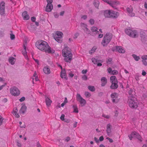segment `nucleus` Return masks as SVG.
<instances>
[{
	"label": "nucleus",
	"mask_w": 147,
	"mask_h": 147,
	"mask_svg": "<svg viewBox=\"0 0 147 147\" xmlns=\"http://www.w3.org/2000/svg\"><path fill=\"white\" fill-rule=\"evenodd\" d=\"M36 46L40 50L45 52L49 53H53L55 50L51 48L47 43L45 41L42 40L37 41L36 43Z\"/></svg>",
	"instance_id": "f257e3e1"
},
{
	"label": "nucleus",
	"mask_w": 147,
	"mask_h": 147,
	"mask_svg": "<svg viewBox=\"0 0 147 147\" xmlns=\"http://www.w3.org/2000/svg\"><path fill=\"white\" fill-rule=\"evenodd\" d=\"M62 53L63 56L64 57V60L65 61L70 62L72 57L70 49L67 47H65L62 50Z\"/></svg>",
	"instance_id": "f03ea898"
},
{
	"label": "nucleus",
	"mask_w": 147,
	"mask_h": 147,
	"mask_svg": "<svg viewBox=\"0 0 147 147\" xmlns=\"http://www.w3.org/2000/svg\"><path fill=\"white\" fill-rule=\"evenodd\" d=\"M127 103L131 108L136 109L138 107V105L136 99L133 96L128 97Z\"/></svg>",
	"instance_id": "7ed1b4c3"
},
{
	"label": "nucleus",
	"mask_w": 147,
	"mask_h": 147,
	"mask_svg": "<svg viewBox=\"0 0 147 147\" xmlns=\"http://www.w3.org/2000/svg\"><path fill=\"white\" fill-rule=\"evenodd\" d=\"M112 37L111 34L110 33H107L104 36L101 44L104 46H106L110 42Z\"/></svg>",
	"instance_id": "20e7f679"
},
{
	"label": "nucleus",
	"mask_w": 147,
	"mask_h": 147,
	"mask_svg": "<svg viewBox=\"0 0 147 147\" xmlns=\"http://www.w3.org/2000/svg\"><path fill=\"white\" fill-rule=\"evenodd\" d=\"M63 33L61 32L57 31L53 35V37L55 40L59 43L61 42L62 40Z\"/></svg>",
	"instance_id": "39448f33"
},
{
	"label": "nucleus",
	"mask_w": 147,
	"mask_h": 147,
	"mask_svg": "<svg viewBox=\"0 0 147 147\" xmlns=\"http://www.w3.org/2000/svg\"><path fill=\"white\" fill-rule=\"evenodd\" d=\"M125 32L127 34L133 38L136 37L137 34L136 31L135 30H132L130 29L125 30Z\"/></svg>",
	"instance_id": "423d86ee"
},
{
	"label": "nucleus",
	"mask_w": 147,
	"mask_h": 147,
	"mask_svg": "<svg viewBox=\"0 0 147 147\" xmlns=\"http://www.w3.org/2000/svg\"><path fill=\"white\" fill-rule=\"evenodd\" d=\"M77 100L79 102L81 106H84L86 103V100L83 98L79 94H77L76 96Z\"/></svg>",
	"instance_id": "0eeeda50"
},
{
	"label": "nucleus",
	"mask_w": 147,
	"mask_h": 147,
	"mask_svg": "<svg viewBox=\"0 0 147 147\" xmlns=\"http://www.w3.org/2000/svg\"><path fill=\"white\" fill-rule=\"evenodd\" d=\"M11 94L15 96H18L20 93V91L18 88L15 87H13L10 89Z\"/></svg>",
	"instance_id": "6e6552de"
},
{
	"label": "nucleus",
	"mask_w": 147,
	"mask_h": 147,
	"mask_svg": "<svg viewBox=\"0 0 147 147\" xmlns=\"http://www.w3.org/2000/svg\"><path fill=\"white\" fill-rule=\"evenodd\" d=\"M111 99L113 103H116L119 100L117 94L116 93H113L111 95Z\"/></svg>",
	"instance_id": "1a4fd4ad"
},
{
	"label": "nucleus",
	"mask_w": 147,
	"mask_h": 147,
	"mask_svg": "<svg viewBox=\"0 0 147 147\" xmlns=\"http://www.w3.org/2000/svg\"><path fill=\"white\" fill-rule=\"evenodd\" d=\"M5 3L2 1L0 5V13L1 15H3L5 13Z\"/></svg>",
	"instance_id": "9d476101"
},
{
	"label": "nucleus",
	"mask_w": 147,
	"mask_h": 147,
	"mask_svg": "<svg viewBox=\"0 0 147 147\" xmlns=\"http://www.w3.org/2000/svg\"><path fill=\"white\" fill-rule=\"evenodd\" d=\"M59 66L61 68V72L60 76L62 78H64L66 80L67 79V78L65 73V69L63 70L62 69V67L61 66L59 65Z\"/></svg>",
	"instance_id": "9b49d317"
},
{
	"label": "nucleus",
	"mask_w": 147,
	"mask_h": 147,
	"mask_svg": "<svg viewBox=\"0 0 147 147\" xmlns=\"http://www.w3.org/2000/svg\"><path fill=\"white\" fill-rule=\"evenodd\" d=\"M110 18H116L119 16V13L115 11L110 10Z\"/></svg>",
	"instance_id": "f8f14e48"
},
{
	"label": "nucleus",
	"mask_w": 147,
	"mask_h": 147,
	"mask_svg": "<svg viewBox=\"0 0 147 147\" xmlns=\"http://www.w3.org/2000/svg\"><path fill=\"white\" fill-rule=\"evenodd\" d=\"M81 26L87 34H89L90 33V31L87 28V25L86 24L82 23Z\"/></svg>",
	"instance_id": "ddd939ff"
},
{
	"label": "nucleus",
	"mask_w": 147,
	"mask_h": 147,
	"mask_svg": "<svg viewBox=\"0 0 147 147\" xmlns=\"http://www.w3.org/2000/svg\"><path fill=\"white\" fill-rule=\"evenodd\" d=\"M120 3L119 2L115 0H110L109 5L112 7H114V6L117 5L119 4Z\"/></svg>",
	"instance_id": "4468645a"
},
{
	"label": "nucleus",
	"mask_w": 147,
	"mask_h": 147,
	"mask_svg": "<svg viewBox=\"0 0 147 147\" xmlns=\"http://www.w3.org/2000/svg\"><path fill=\"white\" fill-rule=\"evenodd\" d=\"M112 125L110 124H108L107 126L106 131L108 135H109L111 132L112 129Z\"/></svg>",
	"instance_id": "2eb2a0df"
},
{
	"label": "nucleus",
	"mask_w": 147,
	"mask_h": 147,
	"mask_svg": "<svg viewBox=\"0 0 147 147\" xmlns=\"http://www.w3.org/2000/svg\"><path fill=\"white\" fill-rule=\"evenodd\" d=\"M53 8V6L51 4H47L45 10L46 11L49 12H50Z\"/></svg>",
	"instance_id": "dca6fc26"
},
{
	"label": "nucleus",
	"mask_w": 147,
	"mask_h": 147,
	"mask_svg": "<svg viewBox=\"0 0 147 147\" xmlns=\"http://www.w3.org/2000/svg\"><path fill=\"white\" fill-rule=\"evenodd\" d=\"M132 136H135V137L136 138L140 140V141H142V138L141 136L138 133H137L136 132H133L132 133Z\"/></svg>",
	"instance_id": "f3484780"
},
{
	"label": "nucleus",
	"mask_w": 147,
	"mask_h": 147,
	"mask_svg": "<svg viewBox=\"0 0 147 147\" xmlns=\"http://www.w3.org/2000/svg\"><path fill=\"white\" fill-rule=\"evenodd\" d=\"M116 51L121 53H124L125 52V50L120 46L116 47Z\"/></svg>",
	"instance_id": "a211bd4d"
},
{
	"label": "nucleus",
	"mask_w": 147,
	"mask_h": 147,
	"mask_svg": "<svg viewBox=\"0 0 147 147\" xmlns=\"http://www.w3.org/2000/svg\"><path fill=\"white\" fill-rule=\"evenodd\" d=\"M22 16L24 20H28L29 19V16L26 11H24L22 13Z\"/></svg>",
	"instance_id": "6ab92c4d"
},
{
	"label": "nucleus",
	"mask_w": 147,
	"mask_h": 147,
	"mask_svg": "<svg viewBox=\"0 0 147 147\" xmlns=\"http://www.w3.org/2000/svg\"><path fill=\"white\" fill-rule=\"evenodd\" d=\"M9 62L11 65H13L14 64L16 59L15 58L12 57H11L9 59Z\"/></svg>",
	"instance_id": "aec40b11"
},
{
	"label": "nucleus",
	"mask_w": 147,
	"mask_h": 147,
	"mask_svg": "<svg viewBox=\"0 0 147 147\" xmlns=\"http://www.w3.org/2000/svg\"><path fill=\"white\" fill-rule=\"evenodd\" d=\"M43 71L45 74H49L51 73L50 69L47 66L43 68Z\"/></svg>",
	"instance_id": "412c9836"
},
{
	"label": "nucleus",
	"mask_w": 147,
	"mask_h": 147,
	"mask_svg": "<svg viewBox=\"0 0 147 147\" xmlns=\"http://www.w3.org/2000/svg\"><path fill=\"white\" fill-rule=\"evenodd\" d=\"M101 86H104L107 83V79L106 78L102 77L101 79Z\"/></svg>",
	"instance_id": "4be33fe9"
},
{
	"label": "nucleus",
	"mask_w": 147,
	"mask_h": 147,
	"mask_svg": "<svg viewBox=\"0 0 147 147\" xmlns=\"http://www.w3.org/2000/svg\"><path fill=\"white\" fill-rule=\"evenodd\" d=\"M118 82H113L111 83L112 84L111 86V88L112 89H115L117 88L118 87V85L117 84Z\"/></svg>",
	"instance_id": "5701e85b"
},
{
	"label": "nucleus",
	"mask_w": 147,
	"mask_h": 147,
	"mask_svg": "<svg viewBox=\"0 0 147 147\" xmlns=\"http://www.w3.org/2000/svg\"><path fill=\"white\" fill-rule=\"evenodd\" d=\"M26 106L25 105H23L20 111V112L21 113H24L26 111Z\"/></svg>",
	"instance_id": "b1692460"
},
{
	"label": "nucleus",
	"mask_w": 147,
	"mask_h": 147,
	"mask_svg": "<svg viewBox=\"0 0 147 147\" xmlns=\"http://www.w3.org/2000/svg\"><path fill=\"white\" fill-rule=\"evenodd\" d=\"M110 10H107L104 12V15L105 17L110 18Z\"/></svg>",
	"instance_id": "393cba45"
},
{
	"label": "nucleus",
	"mask_w": 147,
	"mask_h": 147,
	"mask_svg": "<svg viewBox=\"0 0 147 147\" xmlns=\"http://www.w3.org/2000/svg\"><path fill=\"white\" fill-rule=\"evenodd\" d=\"M18 111V109L17 108L15 109L12 112V113L13 115L15 116L17 118H18L20 117L19 115L17 113V112Z\"/></svg>",
	"instance_id": "a878e982"
},
{
	"label": "nucleus",
	"mask_w": 147,
	"mask_h": 147,
	"mask_svg": "<svg viewBox=\"0 0 147 147\" xmlns=\"http://www.w3.org/2000/svg\"><path fill=\"white\" fill-rule=\"evenodd\" d=\"M23 47L24 48V50L22 51V53L24 55V56L25 58L26 59H28V56H27V52L26 51V47L24 45Z\"/></svg>",
	"instance_id": "bb28decb"
},
{
	"label": "nucleus",
	"mask_w": 147,
	"mask_h": 147,
	"mask_svg": "<svg viewBox=\"0 0 147 147\" xmlns=\"http://www.w3.org/2000/svg\"><path fill=\"white\" fill-rule=\"evenodd\" d=\"M110 80L111 83L118 82L116 77L115 76H112L110 77Z\"/></svg>",
	"instance_id": "cd10ccee"
},
{
	"label": "nucleus",
	"mask_w": 147,
	"mask_h": 147,
	"mask_svg": "<svg viewBox=\"0 0 147 147\" xmlns=\"http://www.w3.org/2000/svg\"><path fill=\"white\" fill-rule=\"evenodd\" d=\"M45 101L46 105L48 106H49L52 102V101L48 97L46 98Z\"/></svg>",
	"instance_id": "c85d7f7f"
},
{
	"label": "nucleus",
	"mask_w": 147,
	"mask_h": 147,
	"mask_svg": "<svg viewBox=\"0 0 147 147\" xmlns=\"http://www.w3.org/2000/svg\"><path fill=\"white\" fill-rule=\"evenodd\" d=\"M91 30L93 32H95L96 34L98 33V31H97V28L96 27H92L91 28Z\"/></svg>",
	"instance_id": "c756f323"
},
{
	"label": "nucleus",
	"mask_w": 147,
	"mask_h": 147,
	"mask_svg": "<svg viewBox=\"0 0 147 147\" xmlns=\"http://www.w3.org/2000/svg\"><path fill=\"white\" fill-rule=\"evenodd\" d=\"M132 56L133 57L135 60L136 61H138L140 59L139 56H137L136 55L133 54L132 55Z\"/></svg>",
	"instance_id": "7c9ffc66"
},
{
	"label": "nucleus",
	"mask_w": 147,
	"mask_h": 147,
	"mask_svg": "<svg viewBox=\"0 0 147 147\" xmlns=\"http://www.w3.org/2000/svg\"><path fill=\"white\" fill-rule=\"evenodd\" d=\"M127 10L128 12L129 13H130L132 12L133 8L132 7L130 6L129 7L127 8Z\"/></svg>",
	"instance_id": "2f4dec72"
},
{
	"label": "nucleus",
	"mask_w": 147,
	"mask_h": 147,
	"mask_svg": "<svg viewBox=\"0 0 147 147\" xmlns=\"http://www.w3.org/2000/svg\"><path fill=\"white\" fill-rule=\"evenodd\" d=\"M73 108L74 109L73 112L76 113H78V107L76 105H73Z\"/></svg>",
	"instance_id": "473e14b6"
},
{
	"label": "nucleus",
	"mask_w": 147,
	"mask_h": 147,
	"mask_svg": "<svg viewBox=\"0 0 147 147\" xmlns=\"http://www.w3.org/2000/svg\"><path fill=\"white\" fill-rule=\"evenodd\" d=\"M88 88L90 91L92 92H93L95 90V88L94 86H88Z\"/></svg>",
	"instance_id": "72a5a7b5"
},
{
	"label": "nucleus",
	"mask_w": 147,
	"mask_h": 147,
	"mask_svg": "<svg viewBox=\"0 0 147 147\" xmlns=\"http://www.w3.org/2000/svg\"><path fill=\"white\" fill-rule=\"evenodd\" d=\"M84 94L86 97L87 98L90 97L91 96L90 94L88 92H85Z\"/></svg>",
	"instance_id": "f704fd0d"
},
{
	"label": "nucleus",
	"mask_w": 147,
	"mask_h": 147,
	"mask_svg": "<svg viewBox=\"0 0 147 147\" xmlns=\"http://www.w3.org/2000/svg\"><path fill=\"white\" fill-rule=\"evenodd\" d=\"M94 4L96 8H98L99 6V2L98 1H95Z\"/></svg>",
	"instance_id": "c9c22d12"
},
{
	"label": "nucleus",
	"mask_w": 147,
	"mask_h": 147,
	"mask_svg": "<svg viewBox=\"0 0 147 147\" xmlns=\"http://www.w3.org/2000/svg\"><path fill=\"white\" fill-rule=\"evenodd\" d=\"M92 62L94 64H96L98 62V61L94 58H92Z\"/></svg>",
	"instance_id": "e433bc0d"
},
{
	"label": "nucleus",
	"mask_w": 147,
	"mask_h": 147,
	"mask_svg": "<svg viewBox=\"0 0 147 147\" xmlns=\"http://www.w3.org/2000/svg\"><path fill=\"white\" fill-rule=\"evenodd\" d=\"M141 58L142 59V60H147V55H144L142 56L141 57Z\"/></svg>",
	"instance_id": "4c0bfd02"
},
{
	"label": "nucleus",
	"mask_w": 147,
	"mask_h": 147,
	"mask_svg": "<svg viewBox=\"0 0 147 147\" xmlns=\"http://www.w3.org/2000/svg\"><path fill=\"white\" fill-rule=\"evenodd\" d=\"M118 74V71L117 70H115L112 71L111 74L113 75L117 74Z\"/></svg>",
	"instance_id": "58836bf2"
},
{
	"label": "nucleus",
	"mask_w": 147,
	"mask_h": 147,
	"mask_svg": "<svg viewBox=\"0 0 147 147\" xmlns=\"http://www.w3.org/2000/svg\"><path fill=\"white\" fill-rule=\"evenodd\" d=\"M133 90L131 89H130L128 92V93L131 96H133Z\"/></svg>",
	"instance_id": "ea45409f"
},
{
	"label": "nucleus",
	"mask_w": 147,
	"mask_h": 147,
	"mask_svg": "<svg viewBox=\"0 0 147 147\" xmlns=\"http://www.w3.org/2000/svg\"><path fill=\"white\" fill-rule=\"evenodd\" d=\"M37 75V74L36 72L35 71L34 74L33 75V77L32 78V83L33 84L34 83V77H37V76H36Z\"/></svg>",
	"instance_id": "a19ab883"
},
{
	"label": "nucleus",
	"mask_w": 147,
	"mask_h": 147,
	"mask_svg": "<svg viewBox=\"0 0 147 147\" xmlns=\"http://www.w3.org/2000/svg\"><path fill=\"white\" fill-rule=\"evenodd\" d=\"M112 61V59L111 58H109L108 59L107 63L108 64H110Z\"/></svg>",
	"instance_id": "79ce46f5"
},
{
	"label": "nucleus",
	"mask_w": 147,
	"mask_h": 147,
	"mask_svg": "<svg viewBox=\"0 0 147 147\" xmlns=\"http://www.w3.org/2000/svg\"><path fill=\"white\" fill-rule=\"evenodd\" d=\"M89 22L90 24L92 25L94 24V19H91L89 20Z\"/></svg>",
	"instance_id": "37998d69"
},
{
	"label": "nucleus",
	"mask_w": 147,
	"mask_h": 147,
	"mask_svg": "<svg viewBox=\"0 0 147 147\" xmlns=\"http://www.w3.org/2000/svg\"><path fill=\"white\" fill-rule=\"evenodd\" d=\"M65 115L64 114H62L60 117V119L62 121H64V120Z\"/></svg>",
	"instance_id": "c03bdc74"
},
{
	"label": "nucleus",
	"mask_w": 147,
	"mask_h": 147,
	"mask_svg": "<svg viewBox=\"0 0 147 147\" xmlns=\"http://www.w3.org/2000/svg\"><path fill=\"white\" fill-rule=\"evenodd\" d=\"M142 62L143 63V64H144V65H147V62L146 61V60H142Z\"/></svg>",
	"instance_id": "a18cd8bd"
},
{
	"label": "nucleus",
	"mask_w": 147,
	"mask_h": 147,
	"mask_svg": "<svg viewBox=\"0 0 147 147\" xmlns=\"http://www.w3.org/2000/svg\"><path fill=\"white\" fill-rule=\"evenodd\" d=\"M132 133H131V134L128 136L129 137V138L130 140H132V138L133 137H135V136H132Z\"/></svg>",
	"instance_id": "49530a36"
},
{
	"label": "nucleus",
	"mask_w": 147,
	"mask_h": 147,
	"mask_svg": "<svg viewBox=\"0 0 147 147\" xmlns=\"http://www.w3.org/2000/svg\"><path fill=\"white\" fill-rule=\"evenodd\" d=\"M108 72L110 74H111L112 71V69L110 68V67H109V68L108 69Z\"/></svg>",
	"instance_id": "de8ad7c7"
},
{
	"label": "nucleus",
	"mask_w": 147,
	"mask_h": 147,
	"mask_svg": "<svg viewBox=\"0 0 147 147\" xmlns=\"http://www.w3.org/2000/svg\"><path fill=\"white\" fill-rule=\"evenodd\" d=\"M3 119L2 117L0 115V126L2 124Z\"/></svg>",
	"instance_id": "09e8293b"
},
{
	"label": "nucleus",
	"mask_w": 147,
	"mask_h": 147,
	"mask_svg": "<svg viewBox=\"0 0 147 147\" xmlns=\"http://www.w3.org/2000/svg\"><path fill=\"white\" fill-rule=\"evenodd\" d=\"M69 75L70 77L71 78L73 77L74 76V75L72 74V72L71 71H70V72H69Z\"/></svg>",
	"instance_id": "8fccbe9b"
},
{
	"label": "nucleus",
	"mask_w": 147,
	"mask_h": 147,
	"mask_svg": "<svg viewBox=\"0 0 147 147\" xmlns=\"http://www.w3.org/2000/svg\"><path fill=\"white\" fill-rule=\"evenodd\" d=\"M107 139L108 140H109V142L110 143H112L113 142V140L112 139L110 138L109 137H107Z\"/></svg>",
	"instance_id": "3c124183"
},
{
	"label": "nucleus",
	"mask_w": 147,
	"mask_h": 147,
	"mask_svg": "<svg viewBox=\"0 0 147 147\" xmlns=\"http://www.w3.org/2000/svg\"><path fill=\"white\" fill-rule=\"evenodd\" d=\"M104 2L107 3L109 5L110 0H102Z\"/></svg>",
	"instance_id": "603ef678"
},
{
	"label": "nucleus",
	"mask_w": 147,
	"mask_h": 147,
	"mask_svg": "<svg viewBox=\"0 0 147 147\" xmlns=\"http://www.w3.org/2000/svg\"><path fill=\"white\" fill-rule=\"evenodd\" d=\"M47 4H51L53 2V0H46Z\"/></svg>",
	"instance_id": "864d4df0"
},
{
	"label": "nucleus",
	"mask_w": 147,
	"mask_h": 147,
	"mask_svg": "<svg viewBox=\"0 0 147 147\" xmlns=\"http://www.w3.org/2000/svg\"><path fill=\"white\" fill-rule=\"evenodd\" d=\"M15 35L14 34H11L10 38L11 40L14 39L15 38Z\"/></svg>",
	"instance_id": "5fc2aeb1"
},
{
	"label": "nucleus",
	"mask_w": 147,
	"mask_h": 147,
	"mask_svg": "<svg viewBox=\"0 0 147 147\" xmlns=\"http://www.w3.org/2000/svg\"><path fill=\"white\" fill-rule=\"evenodd\" d=\"M25 100V98L24 97H22L19 100L20 102H22L24 100Z\"/></svg>",
	"instance_id": "6e6d98bb"
},
{
	"label": "nucleus",
	"mask_w": 147,
	"mask_h": 147,
	"mask_svg": "<svg viewBox=\"0 0 147 147\" xmlns=\"http://www.w3.org/2000/svg\"><path fill=\"white\" fill-rule=\"evenodd\" d=\"M31 19L32 21L35 22L36 20V18L34 17H33L31 18Z\"/></svg>",
	"instance_id": "4d7b16f0"
},
{
	"label": "nucleus",
	"mask_w": 147,
	"mask_h": 147,
	"mask_svg": "<svg viewBox=\"0 0 147 147\" xmlns=\"http://www.w3.org/2000/svg\"><path fill=\"white\" fill-rule=\"evenodd\" d=\"M82 78L84 80H86L87 79V77L86 76L84 75L82 77Z\"/></svg>",
	"instance_id": "13d9d810"
},
{
	"label": "nucleus",
	"mask_w": 147,
	"mask_h": 147,
	"mask_svg": "<svg viewBox=\"0 0 147 147\" xmlns=\"http://www.w3.org/2000/svg\"><path fill=\"white\" fill-rule=\"evenodd\" d=\"M79 34L78 33H76L74 35V38H76L78 36Z\"/></svg>",
	"instance_id": "bf43d9fd"
},
{
	"label": "nucleus",
	"mask_w": 147,
	"mask_h": 147,
	"mask_svg": "<svg viewBox=\"0 0 147 147\" xmlns=\"http://www.w3.org/2000/svg\"><path fill=\"white\" fill-rule=\"evenodd\" d=\"M87 18V16L86 15L83 16H82L81 18L84 20L86 19Z\"/></svg>",
	"instance_id": "052dcab7"
},
{
	"label": "nucleus",
	"mask_w": 147,
	"mask_h": 147,
	"mask_svg": "<svg viewBox=\"0 0 147 147\" xmlns=\"http://www.w3.org/2000/svg\"><path fill=\"white\" fill-rule=\"evenodd\" d=\"M103 116L104 117L107 118V119H108L110 117L108 115H103Z\"/></svg>",
	"instance_id": "680f3d73"
},
{
	"label": "nucleus",
	"mask_w": 147,
	"mask_h": 147,
	"mask_svg": "<svg viewBox=\"0 0 147 147\" xmlns=\"http://www.w3.org/2000/svg\"><path fill=\"white\" fill-rule=\"evenodd\" d=\"M87 71V70L86 69V70H83L82 71V73L83 74H86Z\"/></svg>",
	"instance_id": "e2e57ef3"
},
{
	"label": "nucleus",
	"mask_w": 147,
	"mask_h": 147,
	"mask_svg": "<svg viewBox=\"0 0 147 147\" xmlns=\"http://www.w3.org/2000/svg\"><path fill=\"white\" fill-rule=\"evenodd\" d=\"M99 140L100 141H102L104 140V138L102 136H100L99 138Z\"/></svg>",
	"instance_id": "0e129e2a"
},
{
	"label": "nucleus",
	"mask_w": 147,
	"mask_h": 147,
	"mask_svg": "<svg viewBox=\"0 0 147 147\" xmlns=\"http://www.w3.org/2000/svg\"><path fill=\"white\" fill-rule=\"evenodd\" d=\"M146 72L144 70L142 71V75L143 76H145L146 74Z\"/></svg>",
	"instance_id": "69168bd1"
},
{
	"label": "nucleus",
	"mask_w": 147,
	"mask_h": 147,
	"mask_svg": "<svg viewBox=\"0 0 147 147\" xmlns=\"http://www.w3.org/2000/svg\"><path fill=\"white\" fill-rule=\"evenodd\" d=\"M54 16L55 18H57L58 17L59 15L57 13H54Z\"/></svg>",
	"instance_id": "338daca9"
},
{
	"label": "nucleus",
	"mask_w": 147,
	"mask_h": 147,
	"mask_svg": "<svg viewBox=\"0 0 147 147\" xmlns=\"http://www.w3.org/2000/svg\"><path fill=\"white\" fill-rule=\"evenodd\" d=\"M36 146L37 147H41V146L38 142L37 143Z\"/></svg>",
	"instance_id": "774afa93"
}]
</instances>
